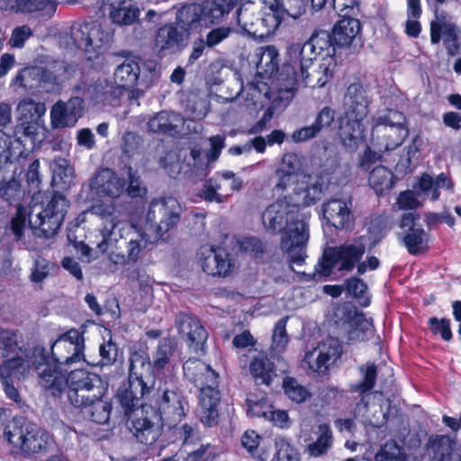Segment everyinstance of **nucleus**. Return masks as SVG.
<instances>
[{"label":"nucleus","mask_w":461,"mask_h":461,"mask_svg":"<svg viewBox=\"0 0 461 461\" xmlns=\"http://www.w3.org/2000/svg\"><path fill=\"white\" fill-rule=\"evenodd\" d=\"M287 320V317H284L279 320L275 326L272 336V348L275 351H283L288 343V335L286 332Z\"/></svg>","instance_id":"obj_55"},{"label":"nucleus","mask_w":461,"mask_h":461,"mask_svg":"<svg viewBox=\"0 0 461 461\" xmlns=\"http://www.w3.org/2000/svg\"><path fill=\"white\" fill-rule=\"evenodd\" d=\"M52 171V185L65 189L70 185L73 180L74 169L68 161L61 157L55 158L50 163Z\"/></svg>","instance_id":"obj_40"},{"label":"nucleus","mask_w":461,"mask_h":461,"mask_svg":"<svg viewBox=\"0 0 461 461\" xmlns=\"http://www.w3.org/2000/svg\"><path fill=\"white\" fill-rule=\"evenodd\" d=\"M233 30L229 26L212 29L205 37L204 41L208 48H213L230 37Z\"/></svg>","instance_id":"obj_62"},{"label":"nucleus","mask_w":461,"mask_h":461,"mask_svg":"<svg viewBox=\"0 0 461 461\" xmlns=\"http://www.w3.org/2000/svg\"><path fill=\"white\" fill-rule=\"evenodd\" d=\"M361 32V23L356 16L341 17L332 30L334 44L340 47L349 46Z\"/></svg>","instance_id":"obj_34"},{"label":"nucleus","mask_w":461,"mask_h":461,"mask_svg":"<svg viewBox=\"0 0 461 461\" xmlns=\"http://www.w3.org/2000/svg\"><path fill=\"white\" fill-rule=\"evenodd\" d=\"M82 90L83 97L75 96L68 102L59 101L51 108L50 121L53 128L73 127L83 114L84 98L96 100L98 97V86L92 85L86 87L78 86Z\"/></svg>","instance_id":"obj_18"},{"label":"nucleus","mask_w":461,"mask_h":461,"mask_svg":"<svg viewBox=\"0 0 461 461\" xmlns=\"http://www.w3.org/2000/svg\"><path fill=\"white\" fill-rule=\"evenodd\" d=\"M249 370L257 384L269 385L276 375L274 363L267 357H255Z\"/></svg>","instance_id":"obj_41"},{"label":"nucleus","mask_w":461,"mask_h":461,"mask_svg":"<svg viewBox=\"0 0 461 461\" xmlns=\"http://www.w3.org/2000/svg\"><path fill=\"white\" fill-rule=\"evenodd\" d=\"M4 435L10 445L24 454L39 453L51 443L47 431L23 417L14 418L5 428Z\"/></svg>","instance_id":"obj_12"},{"label":"nucleus","mask_w":461,"mask_h":461,"mask_svg":"<svg viewBox=\"0 0 461 461\" xmlns=\"http://www.w3.org/2000/svg\"><path fill=\"white\" fill-rule=\"evenodd\" d=\"M59 76H54L50 67H28L22 69L16 76V82L23 87H32L41 84L59 85Z\"/></svg>","instance_id":"obj_32"},{"label":"nucleus","mask_w":461,"mask_h":461,"mask_svg":"<svg viewBox=\"0 0 461 461\" xmlns=\"http://www.w3.org/2000/svg\"><path fill=\"white\" fill-rule=\"evenodd\" d=\"M237 22L242 32L254 39H259V35L254 32L260 29V18L248 7H240L237 13Z\"/></svg>","instance_id":"obj_48"},{"label":"nucleus","mask_w":461,"mask_h":461,"mask_svg":"<svg viewBox=\"0 0 461 461\" xmlns=\"http://www.w3.org/2000/svg\"><path fill=\"white\" fill-rule=\"evenodd\" d=\"M332 36L327 31L313 33L303 44H293L288 49L291 62L298 64L300 68L301 82L305 86L322 87L328 81V68L323 70L312 69L309 72L312 61L318 56L322 59L332 58L335 55V47Z\"/></svg>","instance_id":"obj_4"},{"label":"nucleus","mask_w":461,"mask_h":461,"mask_svg":"<svg viewBox=\"0 0 461 461\" xmlns=\"http://www.w3.org/2000/svg\"><path fill=\"white\" fill-rule=\"evenodd\" d=\"M183 125V116L174 112H159L148 121L149 131L162 135L174 136L178 134Z\"/></svg>","instance_id":"obj_30"},{"label":"nucleus","mask_w":461,"mask_h":461,"mask_svg":"<svg viewBox=\"0 0 461 461\" xmlns=\"http://www.w3.org/2000/svg\"><path fill=\"white\" fill-rule=\"evenodd\" d=\"M341 345L334 339H329L320 343L312 351L305 353L303 363L310 370L318 374H324L332 362L340 357Z\"/></svg>","instance_id":"obj_23"},{"label":"nucleus","mask_w":461,"mask_h":461,"mask_svg":"<svg viewBox=\"0 0 461 461\" xmlns=\"http://www.w3.org/2000/svg\"><path fill=\"white\" fill-rule=\"evenodd\" d=\"M346 290L362 306L366 307L369 305L370 299L367 296V286L362 279L357 277L348 279L346 281Z\"/></svg>","instance_id":"obj_53"},{"label":"nucleus","mask_w":461,"mask_h":461,"mask_svg":"<svg viewBox=\"0 0 461 461\" xmlns=\"http://www.w3.org/2000/svg\"><path fill=\"white\" fill-rule=\"evenodd\" d=\"M176 342L171 338H163L158 341L156 351L152 357V367L156 373L174 366L178 361Z\"/></svg>","instance_id":"obj_35"},{"label":"nucleus","mask_w":461,"mask_h":461,"mask_svg":"<svg viewBox=\"0 0 461 461\" xmlns=\"http://www.w3.org/2000/svg\"><path fill=\"white\" fill-rule=\"evenodd\" d=\"M12 141L8 134L0 131V195L3 199L12 204L13 202L19 200L21 196V185L14 176L5 180L4 176L5 165L12 157Z\"/></svg>","instance_id":"obj_24"},{"label":"nucleus","mask_w":461,"mask_h":461,"mask_svg":"<svg viewBox=\"0 0 461 461\" xmlns=\"http://www.w3.org/2000/svg\"><path fill=\"white\" fill-rule=\"evenodd\" d=\"M14 13H32L42 11L48 15H52L57 9L56 0H14Z\"/></svg>","instance_id":"obj_46"},{"label":"nucleus","mask_w":461,"mask_h":461,"mask_svg":"<svg viewBox=\"0 0 461 461\" xmlns=\"http://www.w3.org/2000/svg\"><path fill=\"white\" fill-rule=\"evenodd\" d=\"M238 0H206L201 7L205 25L219 23L237 5Z\"/></svg>","instance_id":"obj_39"},{"label":"nucleus","mask_w":461,"mask_h":461,"mask_svg":"<svg viewBox=\"0 0 461 461\" xmlns=\"http://www.w3.org/2000/svg\"><path fill=\"white\" fill-rule=\"evenodd\" d=\"M240 249L250 256L258 258L264 253L263 242L255 237H245L240 240Z\"/></svg>","instance_id":"obj_61"},{"label":"nucleus","mask_w":461,"mask_h":461,"mask_svg":"<svg viewBox=\"0 0 461 461\" xmlns=\"http://www.w3.org/2000/svg\"><path fill=\"white\" fill-rule=\"evenodd\" d=\"M150 358L145 349L132 351L129 357L128 381L122 384L116 393L124 413L129 415L137 409L132 420V432L137 440L144 445H152L160 435L157 421L176 423L185 414V397L176 387H166L156 399V409L144 403L155 386V378L150 374Z\"/></svg>","instance_id":"obj_1"},{"label":"nucleus","mask_w":461,"mask_h":461,"mask_svg":"<svg viewBox=\"0 0 461 461\" xmlns=\"http://www.w3.org/2000/svg\"><path fill=\"white\" fill-rule=\"evenodd\" d=\"M141 143L142 140L138 134L127 131L123 134L122 140V151L127 157L131 158L138 153Z\"/></svg>","instance_id":"obj_60"},{"label":"nucleus","mask_w":461,"mask_h":461,"mask_svg":"<svg viewBox=\"0 0 461 461\" xmlns=\"http://www.w3.org/2000/svg\"><path fill=\"white\" fill-rule=\"evenodd\" d=\"M111 411V403L103 401L102 397L90 402L89 407L81 409L84 416L98 424H104L109 420Z\"/></svg>","instance_id":"obj_47"},{"label":"nucleus","mask_w":461,"mask_h":461,"mask_svg":"<svg viewBox=\"0 0 461 461\" xmlns=\"http://www.w3.org/2000/svg\"><path fill=\"white\" fill-rule=\"evenodd\" d=\"M359 3V0H332L333 7L340 17L358 15Z\"/></svg>","instance_id":"obj_59"},{"label":"nucleus","mask_w":461,"mask_h":461,"mask_svg":"<svg viewBox=\"0 0 461 461\" xmlns=\"http://www.w3.org/2000/svg\"><path fill=\"white\" fill-rule=\"evenodd\" d=\"M352 330L348 332L349 339L364 340L366 333L373 329L372 319H367L363 312H355L349 319Z\"/></svg>","instance_id":"obj_50"},{"label":"nucleus","mask_w":461,"mask_h":461,"mask_svg":"<svg viewBox=\"0 0 461 461\" xmlns=\"http://www.w3.org/2000/svg\"><path fill=\"white\" fill-rule=\"evenodd\" d=\"M257 75L262 79H272L275 88L281 100L290 101L301 80L296 71L298 64H285L278 73L279 54L275 46L258 48L256 51Z\"/></svg>","instance_id":"obj_7"},{"label":"nucleus","mask_w":461,"mask_h":461,"mask_svg":"<svg viewBox=\"0 0 461 461\" xmlns=\"http://www.w3.org/2000/svg\"><path fill=\"white\" fill-rule=\"evenodd\" d=\"M283 387L288 398L297 403L305 402L311 396L308 389L293 377H285Z\"/></svg>","instance_id":"obj_52"},{"label":"nucleus","mask_w":461,"mask_h":461,"mask_svg":"<svg viewBox=\"0 0 461 461\" xmlns=\"http://www.w3.org/2000/svg\"><path fill=\"white\" fill-rule=\"evenodd\" d=\"M69 39L71 47L83 51L87 60H94L108 50L113 35L98 21L88 19L71 25Z\"/></svg>","instance_id":"obj_10"},{"label":"nucleus","mask_w":461,"mask_h":461,"mask_svg":"<svg viewBox=\"0 0 461 461\" xmlns=\"http://www.w3.org/2000/svg\"><path fill=\"white\" fill-rule=\"evenodd\" d=\"M125 179L112 169L98 171L91 186L98 195L113 201L97 202L86 212L102 220L101 240L96 242V249L101 253L115 249L117 251L112 250L108 257L115 266L137 263L149 242L146 233L130 222V204L114 201L125 193Z\"/></svg>","instance_id":"obj_2"},{"label":"nucleus","mask_w":461,"mask_h":461,"mask_svg":"<svg viewBox=\"0 0 461 461\" xmlns=\"http://www.w3.org/2000/svg\"><path fill=\"white\" fill-rule=\"evenodd\" d=\"M352 201L347 199L332 198L322 204V212L327 222L338 230L350 229L354 224V216L351 211Z\"/></svg>","instance_id":"obj_25"},{"label":"nucleus","mask_w":461,"mask_h":461,"mask_svg":"<svg viewBox=\"0 0 461 461\" xmlns=\"http://www.w3.org/2000/svg\"><path fill=\"white\" fill-rule=\"evenodd\" d=\"M32 36V31L28 25L18 26L13 30L8 43L12 48L21 49Z\"/></svg>","instance_id":"obj_64"},{"label":"nucleus","mask_w":461,"mask_h":461,"mask_svg":"<svg viewBox=\"0 0 461 461\" xmlns=\"http://www.w3.org/2000/svg\"><path fill=\"white\" fill-rule=\"evenodd\" d=\"M359 371L363 378L360 382L351 384L350 390L361 395L359 402L356 404L355 412L357 415L365 416L371 398L370 392L376 382V366L374 363H367L360 366Z\"/></svg>","instance_id":"obj_28"},{"label":"nucleus","mask_w":461,"mask_h":461,"mask_svg":"<svg viewBox=\"0 0 461 461\" xmlns=\"http://www.w3.org/2000/svg\"><path fill=\"white\" fill-rule=\"evenodd\" d=\"M262 3L277 4L286 11L287 15L296 19L306 12L307 0H261Z\"/></svg>","instance_id":"obj_54"},{"label":"nucleus","mask_w":461,"mask_h":461,"mask_svg":"<svg viewBox=\"0 0 461 461\" xmlns=\"http://www.w3.org/2000/svg\"><path fill=\"white\" fill-rule=\"evenodd\" d=\"M366 252V244L362 238L346 242L339 247L328 248L322 258L317 262L312 274L301 273L302 281L321 282L330 276L332 270L349 272L360 263Z\"/></svg>","instance_id":"obj_8"},{"label":"nucleus","mask_w":461,"mask_h":461,"mask_svg":"<svg viewBox=\"0 0 461 461\" xmlns=\"http://www.w3.org/2000/svg\"><path fill=\"white\" fill-rule=\"evenodd\" d=\"M101 384L100 377L95 374L83 369L71 370L67 385L70 403L79 409L89 407L90 402L103 396Z\"/></svg>","instance_id":"obj_16"},{"label":"nucleus","mask_w":461,"mask_h":461,"mask_svg":"<svg viewBox=\"0 0 461 461\" xmlns=\"http://www.w3.org/2000/svg\"><path fill=\"white\" fill-rule=\"evenodd\" d=\"M317 438L308 445V452L312 456H321L326 454L332 446L333 438L330 425L326 423L318 426Z\"/></svg>","instance_id":"obj_45"},{"label":"nucleus","mask_w":461,"mask_h":461,"mask_svg":"<svg viewBox=\"0 0 461 461\" xmlns=\"http://www.w3.org/2000/svg\"><path fill=\"white\" fill-rule=\"evenodd\" d=\"M429 235L422 227L410 230L402 237V242L411 255H418L429 248Z\"/></svg>","instance_id":"obj_42"},{"label":"nucleus","mask_w":461,"mask_h":461,"mask_svg":"<svg viewBox=\"0 0 461 461\" xmlns=\"http://www.w3.org/2000/svg\"><path fill=\"white\" fill-rule=\"evenodd\" d=\"M368 97L360 83L350 84L344 95L339 135L345 147L355 149L364 140L363 120L368 113Z\"/></svg>","instance_id":"obj_6"},{"label":"nucleus","mask_w":461,"mask_h":461,"mask_svg":"<svg viewBox=\"0 0 461 461\" xmlns=\"http://www.w3.org/2000/svg\"><path fill=\"white\" fill-rule=\"evenodd\" d=\"M69 207V201L61 194L55 193L30 224L38 236L51 238L60 229Z\"/></svg>","instance_id":"obj_17"},{"label":"nucleus","mask_w":461,"mask_h":461,"mask_svg":"<svg viewBox=\"0 0 461 461\" xmlns=\"http://www.w3.org/2000/svg\"><path fill=\"white\" fill-rule=\"evenodd\" d=\"M368 182L377 194H382L384 191L393 188V174L385 167L378 166L371 170Z\"/></svg>","instance_id":"obj_44"},{"label":"nucleus","mask_w":461,"mask_h":461,"mask_svg":"<svg viewBox=\"0 0 461 461\" xmlns=\"http://www.w3.org/2000/svg\"><path fill=\"white\" fill-rule=\"evenodd\" d=\"M321 185L317 182L311 185L304 182L297 183L288 202L296 207V213H300L299 208L315 203L321 199Z\"/></svg>","instance_id":"obj_37"},{"label":"nucleus","mask_w":461,"mask_h":461,"mask_svg":"<svg viewBox=\"0 0 461 461\" xmlns=\"http://www.w3.org/2000/svg\"><path fill=\"white\" fill-rule=\"evenodd\" d=\"M375 461H407V456L402 447L395 441H388L375 454Z\"/></svg>","instance_id":"obj_51"},{"label":"nucleus","mask_w":461,"mask_h":461,"mask_svg":"<svg viewBox=\"0 0 461 461\" xmlns=\"http://www.w3.org/2000/svg\"><path fill=\"white\" fill-rule=\"evenodd\" d=\"M265 228L272 232H282L280 248L288 254L292 265L301 266L306 258L309 227L305 216L296 213L287 197L268 205L262 214Z\"/></svg>","instance_id":"obj_3"},{"label":"nucleus","mask_w":461,"mask_h":461,"mask_svg":"<svg viewBox=\"0 0 461 461\" xmlns=\"http://www.w3.org/2000/svg\"><path fill=\"white\" fill-rule=\"evenodd\" d=\"M32 367L38 374L39 384L50 394L59 395L67 388L70 371L46 355L44 348L35 355Z\"/></svg>","instance_id":"obj_15"},{"label":"nucleus","mask_w":461,"mask_h":461,"mask_svg":"<svg viewBox=\"0 0 461 461\" xmlns=\"http://www.w3.org/2000/svg\"><path fill=\"white\" fill-rule=\"evenodd\" d=\"M452 188V181L445 173H440L436 178L429 174H423L414 190H406L398 194L395 204L399 210H415L421 206L420 196H429L430 200L436 201L440 196V189Z\"/></svg>","instance_id":"obj_14"},{"label":"nucleus","mask_w":461,"mask_h":461,"mask_svg":"<svg viewBox=\"0 0 461 461\" xmlns=\"http://www.w3.org/2000/svg\"><path fill=\"white\" fill-rule=\"evenodd\" d=\"M186 32L176 23L161 26L155 37V46L160 55L180 51L185 46Z\"/></svg>","instance_id":"obj_26"},{"label":"nucleus","mask_w":461,"mask_h":461,"mask_svg":"<svg viewBox=\"0 0 461 461\" xmlns=\"http://www.w3.org/2000/svg\"><path fill=\"white\" fill-rule=\"evenodd\" d=\"M109 17L113 23L131 25L134 23L140 14V8L133 0H106Z\"/></svg>","instance_id":"obj_31"},{"label":"nucleus","mask_w":461,"mask_h":461,"mask_svg":"<svg viewBox=\"0 0 461 461\" xmlns=\"http://www.w3.org/2000/svg\"><path fill=\"white\" fill-rule=\"evenodd\" d=\"M201 267L212 276H228L234 268V261L227 249L221 247L204 245L198 252Z\"/></svg>","instance_id":"obj_22"},{"label":"nucleus","mask_w":461,"mask_h":461,"mask_svg":"<svg viewBox=\"0 0 461 461\" xmlns=\"http://www.w3.org/2000/svg\"><path fill=\"white\" fill-rule=\"evenodd\" d=\"M185 376L199 388L200 420L207 427L218 424V405L221 401L219 375L210 365L190 358L183 365Z\"/></svg>","instance_id":"obj_5"},{"label":"nucleus","mask_w":461,"mask_h":461,"mask_svg":"<svg viewBox=\"0 0 461 461\" xmlns=\"http://www.w3.org/2000/svg\"><path fill=\"white\" fill-rule=\"evenodd\" d=\"M246 403L247 413L249 416L267 420L272 405L268 403L266 398H262L258 401H253L252 399L248 398Z\"/></svg>","instance_id":"obj_58"},{"label":"nucleus","mask_w":461,"mask_h":461,"mask_svg":"<svg viewBox=\"0 0 461 461\" xmlns=\"http://www.w3.org/2000/svg\"><path fill=\"white\" fill-rule=\"evenodd\" d=\"M18 348L17 334L14 330H0V352L3 357H9Z\"/></svg>","instance_id":"obj_56"},{"label":"nucleus","mask_w":461,"mask_h":461,"mask_svg":"<svg viewBox=\"0 0 461 461\" xmlns=\"http://www.w3.org/2000/svg\"><path fill=\"white\" fill-rule=\"evenodd\" d=\"M158 78L157 64L152 60L144 63L143 70H141L138 61L125 59L116 67L113 72L114 83L122 88L133 87L137 84L149 88L156 84Z\"/></svg>","instance_id":"obj_20"},{"label":"nucleus","mask_w":461,"mask_h":461,"mask_svg":"<svg viewBox=\"0 0 461 461\" xmlns=\"http://www.w3.org/2000/svg\"><path fill=\"white\" fill-rule=\"evenodd\" d=\"M176 325L179 333L186 336L187 339L196 346L203 344L208 338L206 330L194 316L180 313L176 318Z\"/></svg>","instance_id":"obj_36"},{"label":"nucleus","mask_w":461,"mask_h":461,"mask_svg":"<svg viewBox=\"0 0 461 461\" xmlns=\"http://www.w3.org/2000/svg\"><path fill=\"white\" fill-rule=\"evenodd\" d=\"M18 121L13 135H8L12 141L22 145L24 149L30 142V148L35 146L39 129L42 124V116L46 113V106L41 102L32 99H23L17 106Z\"/></svg>","instance_id":"obj_13"},{"label":"nucleus","mask_w":461,"mask_h":461,"mask_svg":"<svg viewBox=\"0 0 461 461\" xmlns=\"http://www.w3.org/2000/svg\"><path fill=\"white\" fill-rule=\"evenodd\" d=\"M238 0H206L201 7L205 25L219 23L237 5Z\"/></svg>","instance_id":"obj_38"},{"label":"nucleus","mask_w":461,"mask_h":461,"mask_svg":"<svg viewBox=\"0 0 461 461\" xmlns=\"http://www.w3.org/2000/svg\"><path fill=\"white\" fill-rule=\"evenodd\" d=\"M51 267L52 265L50 261L42 257H36L34 258L33 267L32 268L30 276L31 281L33 283H40L43 281L50 275Z\"/></svg>","instance_id":"obj_57"},{"label":"nucleus","mask_w":461,"mask_h":461,"mask_svg":"<svg viewBox=\"0 0 461 461\" xmlns=\"http://www.w3.org/2000/svg\"><path fill=\"white\" fill-rule=\"evenodd\" d=\"M84 334L72 328L61 333L51 344L50 357L69 369L86 362Z\"/></svg>","instance_id":"obj_19"},{"label":"nucleus","mask_w":461,"mask_h":461,"mask_svg":"<svg viewBox=\"0 0 461 461\" xmlns=\"http://www.w3.org/2000/svg\"><path fill=\"white\" fill-rule=\"evenodd\" d=\"M182 206L178 200L173 196H163L154 198L150 201L146 213V221L149 224L155 237L151 240L147 235L149 244H152L155 240L164 239L170 231L174 230L181 221ZM148 247V246H146ZM147 248L143 249L145 251ZM141 253L140 257H142ZM141 258H140V259Z\"/></svg>","instance_id":"obj_11"},{"label":"nucleus","mask_w":461,"mask_h":461,"mask_svg":"<svg viewBox=\"0 0 461 461\" xmlns=\"http://www.w3.org/2000/svg\"><path fill=\"white\" fill-rule=\"evenodd\" d=\"M455 439L447 435H437L429 441L435 461H451Z\"/></svg>","instance_id":"obj_43"},{"label":"nucleus","mask_w":461,"mask_h":461,"mask_svg":"<svg viewBox=\"0 0 461 461\" xmlns=\"http://www.w3.org/2000/svg\"><path fill=\"white\" fill-rule=\"evenodd\" d=\"M260 29L254 33L259 35L260 40L274 34L287 15L286 11L277 4L262 3Z\"/></svg>","instance_id":"obj_29"},{"label":"nucleus","mask_w":461,"mask_h":461,"mask_svg":"<svg viewBox=\"0 0 461 461\" xmlns=\"http://www.w3.org/2000/svg\"><path fill=\"white\" fill-rule=\"evenodd\" d=\"M301 169L302 160L300 156L294 152L285 153L282 156L279 166L276 169V175L278 178L276 188L277 190L286 189Z\"/></svg>","instance_id":"obj_33"},{"label":"nucleus","mask_w":461,"mask_h":461,"mask_svg":"<svg viewBox=\"0 0 461 461\" xmlns=\"http://www.w3.org/2000/svg\"><path fill=\"white\" fill-rule=\"evenodd\" d=\"M408 135L406 118L402 112L386 109L373 117L371 144L379 152L397 149Z\"/></svg>","instance_id":"obj_9"},{"label":"nucleus","mask_w":461,"mask_h":461,"mask_svg":"<svg viewBox=\"0 0 461 461\" xmlns=\"http://www.w3.org/2000/svg\"><path fill=\"white\" fill-rule=\"evenodd\" d=\"M443 37V43L449 56H456L460 50L461 31L453 23L443 21L431 22L430 41L438 44Z\"/></svg>","instance_id":"obj_27"},{"label":"nucleus","mask_w":461,"mask_h":461,"mask_svg":"<svg viewBox=\"0 0 461 461\" xmlns=\"http://www.w3.org/2000/svg\"><path fill=\"white\" fill-rule=\"evenodd\" d=\"M216 457L214 447L211 444H203L187 455L186 461H214Z\"/></svg>","instance_id":"obj_63"},{"label":"nucleus","mask_w":461,"mask_h":461,"mask_svg":"<svg viewBox=\"0 0 461 461\" xmlns=\"http://www.w3.org/2000/svg\"><path fill=\"white\" fill-rule=\"evenodd\" d=\"M31 369V361L18 355L11 357L0 365V380L4 391L10 400L17 403L21 402L20 393L14 383L24 379Z\"/></svg>","instance_id":"obj_21"},{"label":"nucleus","mask_w":461,"mask_h":461,"mask_svg":"<svg viewBox=\"0 0 461 461\" xmlns=\"http://www.w3.org/2000/svg\"><path fill=\"white\" fill-rule=\"evenodd\" d=\"M201 5L193 4L182 7L176 14V23L185 30L192 28L196 23H203Z\"/></svg>","instance_id":"obj_49"}]
</instances>
